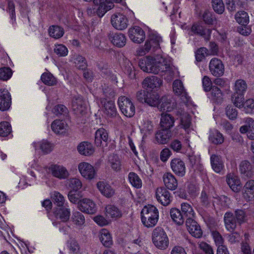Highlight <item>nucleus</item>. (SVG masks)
I'll list each match as a JSON object with an SVG mask.
<instances>
[{
    "mask_svg": "<svg viewBox=\"0 0 254 254\" xmlns=\"http://www.w3.org/2000/svg\"><path fill=\"white\" fill-rule=\"evenodd\" d=\"M72 108L75 114L83 115L86 110V102L81 96L74 97L72 101Z\"/></svg>",
    "mask_w": 254,
    "mask_h": 254,
    "instance_id": "10",
    "label": "nucleus"
},
{
    "mask_svg": "<svg viewBox=\"0 0 254 254\" xmlns=\"http://www.w3.org/2000/svg\"><path fill=\"white\" fill-rule=\"evenodd\" d=\"M55 213L58 218L64 222L69 220L70 215V209L65 206L57 208Z\"/></svg>",
    "mask_w": 254,
    "mask_h": 254,
    "instance_id": "29",
    "label": "nucleus"
},
{
    "mask_svg": "<svg viewBox=\"0 0 254 254\" xmlns=\"http://www.w3.org/2000/svg\"><path fill=\"white\" fill-rule=\"evenodd\" d=\"M11 104L10 93L6 90H0V110L5 111L8 110Z\"/></svg>",
    "mask_w": 254,
    "mask_h": 254,
    "instance_id": "15",
    "label": "nucleus"
},
{
    "mask_svg": "<svg viewBox=\"0 0 254 254\" xmlns=\"http://www.w3.org/2000/svg\"><path fill=\"white\" fill-rule=\"evenodd\" d=\"M235 18L236 21L241 25H247L249 22V16L247 12L244 11L237 12Z\"/></svg>",
    "mask_w": 254,
    "mask_h": 254,
    "instance_id": "41",
    "label": "nucleus"
},
{
    "mask_svg": "<svg viewBox=\"0 0 254 254\" xmlns=\"http://www.w3.org/2000/svg\"><path fill=\"white\" fill-rule=\"evenodd\" d=\"M191 125L190 117L189 115L183 116L181 118V126L188 133L190 130V129Z\"/></svg>",
    "mask_w": 254,
    "mask_h": 254,
    "instance_id": "57",
    "label": "nucleus"
},
{
    "mask_svg": "<svg viewBox=\"0 0 254 254\" xmlns=\"http://www.w3.org/2000/svg\"><path fill=\"white\" fill-rule=\"evenodd\" d=\"M102 92L105 97L111 99L116 96V92L113 88L106 85L102 86Z\"/></svg>",
    "mask_w": 254,
    "mask_h": 254,
    "instance_id": "56",
    "label": "nucleus"
},
{
    "mask_svg": "<svg viewBox=\"0 0 254 254\" xmlns=\"http://www.w3.org/2000/svg\"><path fill=\"white\" fill-rule=\"evenodd\" d=\"M239 169L242 178L247 179L252 178L254 175L253 167L250 162L244 160L241 162Z\"/></svg>",
    "mask_w": 254,
    "mask_h": 254,
    "instance_id": "21",
    "label": "nucleus"
},
{
    "mask_svg": "<svg viewBox=\"0 0 254 254\" xmlns=\"http://www.w3.org/2000/svg\"><path fill=\"white\" fill-rule=\"evenodd\" d=\"M78 152L83 155L89 156L92 154L94 151L92 144L88 141H83L77 146Z\"/></svg>",
    "mask_w": 254,
    "mask_h": 254,
    "instance_id": "27",
    "label": "nucleus"
},
{
    "mask_svg": "<svg viewBox=\"0 0 254 254\" xmlns=\"http://www.w3.org/2000/svg\"><path fill=\"white\" fill-rule=\"evenodd\" d=\"M174 122V118L170 114L164 113L161 114L160 123L161 128L170 130L173 127Z\"/></svg>",
    "mask_w": 254,
    "mask_h": 254,
    "instance_id": "23",
    "label": "nucleus"
},
{
    "mask_svg": "<svg viewBox=\"0 0 254 254\" xmlns=\"http://www.w3.org/2000/svg\"><path fill=\"white\" fill-rule=\"evenodd\" d=\"M163 182L166 187L173 190L177 189L178 181L175 176L170 173H167L163 175Z\"/></svg>",
    "mask_w": 254,
    "mask_h": 254,
    "instance_id": "22",
    "label": "nucleus"
},
{
    "mask_svg": "<svg viewBox=\"0 0 254 254\" xmlns=\"http://www.w3.org/2000/svg\"><path fill=\"white\" fill-rule=\"evenodd\" d=\"M100 240L102 244L106 247H109L112 244L111 235L106 230H104L102 232Z\"/></svg>",
    "mask_w": 254,
    "mask_h": 254,
    "instance_id": "49",
    "label": "nucleus"
},
{
    "mask_svg": "<svg viewBox=\"0 0 254 254\" xmlns=\"http://www.w3.org/2000/svg\"><path fill=\"white\" fill-rule=\"evenodd\" d=\"M78 170L82 176L88 180L94 179L96 174L94 168L86 162L79 163Z\"/></svg>",
    "mask_w": 254,
    "mask_h": 254,
    "instance_id": "8",
    "label": "nucleus"
},
{
    "mask_svg": "<svg viewBox=\"0 0 254 254\" xmlns=\"http://www.w3.org/2000/svg\"><path fill=\"white\" fill-rule=\"evenodd\" d=\"M162 84V80L157 76L147 77L144 79V84L152 89L159 87Z\"/></svg>",
    "mask_w": 254,
    "mask_h": 254,
    "instance_id": "34",
    "label": "nucleus"
},
{
    "mask_svg": "<svg viewBox=\"0 0 254 254\" xmlns=\"http://www.w3.org/2000/svg\"><path fill=\"white\" fill-rule=\"evenodd\" d=\"M172 133L170 129L161 128L155 133V140L158 144H166L172 137Z\"/></svg>",
    "mask_w": 254,
    "mask_h": 254,
    "instance_id": "13",
    "label": "nucleus"
},
{
    "mask_svg": "<svg viewBox=\"0 0 254 254\" xmlns=\"http://www.w3.org/2000/svg\"><path fill=\"white\" fill-rule=\"evenodd\" d=\"M148 30V39L144 45V55L147 53H152L160 48V42L162 38L157 32L152 30L148 26L144 25Z\"/></svg>",
    "mask_w": 254,
    "mask_h": 254,
    "instance_id": "3",
    "label": "nucleus"
},
{
    "mask_svg": "<svg viewBox=\"0 0 254 254\" xmlns=\"http://www.w3.org/2000/svg\"><path fill=\"white\" fill-rule=\"evenodd\" d=\"M171 167L173 171L180 176H183L186 173V167L184 162L179 158H175L171 161Z\"/></svg>",
    "mask_w": 254,
    "mask_h": 254,
    "instance_id": "20",
    "label": "nucleus"
},
{
    "mask_svg": "<svg viewBox=\"0 0 254 254\" xmlns=\"http://www.w3.org/2000/svg\"><path fill=\"white\" fill-rule=\"evenodd\" d=\"M52 112L57 116H66L68 113L67 108L63 105H57L53 109Z\"/></svg>",
    "mask_w": 254,
    "mask_h": 254,
    "instance_id": "52",
    "label": "nucleus"
},
{
    "mask_svg": "<svg viewBox=\"0 0 254 254\" xmlns=\"http://www.w3.org/2000/svg\"><path fill=\"white\" fill-rule=\"evenodd\" d=\"M107 217L111 218L120 217L122 215L121 212L114 205H108L106 207Z\"/></svg>",
    "mask_w": 254,
    "mask_h": 254,
    "instance_id": "42",
    "label": "nucleus"
},
{
    "mask_svg": "<svg viewBox=\"0 0 254 254\" xmlns=\"http://www.w3.org/2000/svg\"><path fill=\"white\" fill-rule=\"evenodd\" d=\"M71 220L73 224L77 226L83 225L85 221L84 215L77 211H73Z\"/></svg>",
    "mask_w": 254,
    "mask_h": 254,
    "instance_id": "40",
    "label": "nucleus"
},
{
    "mask_svg": "<svg viewBox=\"0 0 254 254\" xmlns=\"http://www.w3.org/2000/svg\"><path fill=\"white\" fill-rule=\"evenodd\" d=\"M212 7L218 14H222L225 10V6L222 0H212Z\"/></svg>",
    "mask_w": 254,
    "mask_h": 254,
    "instance_id": "54",
    "label": "nucleus"
},
{
    "mask_svg": "<svg viewBox=\"0 0 254 254\" xmlns=\"http://www.w3.org/2000/svg\"><path fill=\"white\" fill-rule=\"evenodd\" d=\"M72 61L75 64V66L78 69L84 70L87 67L85 59L79 55H74L72 57Z\"/></svg>",
    "mask_w": 254,
    "mask_h": 254,
    "instance_id": "38",
    "label": "nucleus"
},
{
    "mask_svg": "<svg viewBox=\"0 0 254 254\" xmlns=\"http://www.w3.org/2000/svg\"><path fill=\"white\" fill-rule=\"evenodd\" d=\"M53 176L60 179H65L68 176V172L63 166L52 165L49 168Z\"/></svg>",
    "mask_w": 254,
    "mask_h": 254,
    "instance_id": "19",
    "label": "nucleus"
},
{
    "mask_svg": "<svg viewBox=\"0 0 254 254\" xmlns=\"http://www.w3.org/2000/svg\"><path fill=\"white\" fill-rule=\"evenodd\" d=\"M209 139L211 142L214 144H220L224 142L222 134L217 130L210 133Z\"/></svg>",
    "mask_w": 254,
    "mask_h": 254,
    "instance_id": "47",
    "label": "nucleus"
},
{
    "mask_svg": "<svg viewBox=\"0 0 254 254\" xmlns=\"http://www.w3.org/2000/svg\"><path fill=\"white\" fill-rule=\"evenodd\" d=\"M152 241L154 246L159 250H165L169 247V238L166 232L161 227H157L153 230Z\"/></svg>",
    "mask_w": 254,
    "mask_h": 254,
    "instance_id": "2",
    "label": "nucleus"
},
{
    "mask_svg": "<svg viewBox=\"0 0 254 254\" xmlns=\"http://www.w3.org/2000/svg\"><path fill=\"white\" fill-rule=\"evenodd\" d=\"M64 29L57 25H52L49 29V33L51 37L59 39L61 38L64 34Z\"/></svg>",
    "mask_w": 254,
    "mask_h": 254,
    "instance_id": "36",
    "label": "nucleus"
},
{
    "mask_svg": "<svg viewBox=\"0 0 254 254\" xmlns=\"http://www.w3.org/2000/svg\"><path fill=\"white\" fill-rule=\"evenodd\" d=\"M128 179L133 187L136 188H140L141 187L142 181L135 173L133 172L129 173L128 174Z\"/></svg>",
    "mask_w": 254,
    "mask_h": 254,
    "instance_id": "51",
    "label": "nucleus"
},
{
    "mask_svg": "<svg viewBox=\"0 0 254 254\" xmlns=\"http://www.w3.org/2000/svg\"><path fill=\"white\" fill-rule=\"evenodd\" d=\"M227 182L233 191L238 192L240 190L241 188L240 181L236 177L228 176Z\"/></svg>",
    "mask_w": 254,
    "mask_h": 254,
    "instance_id": "35",
    "label": "nucleus"
},
{
    "mask_svg": "<svg viewBox=\"0 0 254 254\" xmlns=\"http://www.w3.org/2000/svg\"><path fill=\"white\" fill-rule=\"evenodd\" d=\"M170 216L173 221L179 225H182L185 219L180 210L176 208H173L170 211Z\"/></svg>",
    "mask_w": 254,
    "mask_h": 254,
    "instance_id": "33",
    "label": "nucleus"
},
{
    "mask_svg": "<svg viewBox=\"0 0 254 254\" xmlns=\"http://www.w3.org/2000/svg\"><path fill=\"white\" fill-rule=\"evenodd\" d=\"M224 219L226 229L230 231L234 230L237 227L238 222L234 214L231 212H226L225 214Z\"/></svg>",
    "mask_w": 254,
    "mask_h": 254,
    "instance_id": "25",
    "label": "nucleus"
},
{
    "mask_svg": "<svg viewBox=\"0 0 254 254\" xmlns=\"http://www.w3.org/2000/svg\"><path fill=\"white\" fill-rule=\"evenodd\" d=\"M246 125L241 127L240 131L242 133H245L249 129H254V121L252 118H247Z\"/></svg>",
    "mask_w": 254,
    "mask_h": 254,
    "instance_id": "64",
    "label": "nucleus"
},
{
    "mask_svg": "<svg viewBox=\"0 0 254 254\" xmlns=\"http://www.w3.org/2000/svg\"><path fill=\"white\" fill-rule=\"evenodd\" d=\"M234 217L238 223L241 225L247 220V214L245 209H237L234 211Z\"/></svg>",
    "mask_w": 254,
    "mask_h": 254,
    "instance_id": "43",
    "label": "nucleus"
},
{
    "mask_svg": "<svg viewBox=\"0 0 254 254\" xmlns=\"http://www.w3.org/2000/svg\"><path fill=\"white\" fill-rule=\"evenodd\" d=\"M157 217L144 216V226L147 228H152L155 226L158 221Z\"/></svg>",
    "mask_w": 254,
    "mask_h": 254,
    "instance_id": "61",
    "label": "nucleus"
},
{
    "mask_svg": "<svg viewBox=\"0 0 254 254\" xmlns=\"http://www.w3.org/2000/svg\"><path fill=\"white\" fill-rule=\"evenodd\" d=\"M109 162L112 168L116 171L121 169V164L119 156L116 154H112L109 156Z\"/></svg>",
    "mask_w": 254,
    "mask_h": 254,
    "instance_id": "44",
    "label": "nucleus"
},
{
    "mask_svg": "<svg viewBox=\"0 0 254 254\" xmlns=\"http://www.w3.org/2000/svg\"><path fill=\"white\" fill-rule=\"evenodd\" d=\"M82 197L81 192L78 191H75V190H71L68 193V197L69 201L73 203H77L80 202L81 200L80 198Z\"/></svg>",
    "mask_w": 254,
    "mask_h": 254,
    "instance_id": "50",
    "label": "nucleus"
},
{
    "mask_svg": "<svg viewBox=\"0 0 254 254\" xmlns=\"http://www.w3.org/2000/svg\"><path fill=\"white\" fill-rule=\"evenodd\" d=\"M144 100L149 106H158L159 101V96L158 94L155 92L149 93L146 95V98H144Z\"/></svg>",
    "mask_w": 254,
    "mask_h": 254,
    "instance_id": "39",
    "label": "nucleus"
},
{
    "mask_svg": "<svg viewBox=\"0 0 254 254\" xmlns=\"http://www.w3.org/2000/svg\"><path fill=\"white\" fill-rule=\"evenodd\" d=\"M186 225L189 233L194 237L199 238L202 236V230L198 223L192 218L187 219Z\"/></svg>",
    "mask_w": 254,
    "mask_h": 254,
    "instance_id": "9",
    "label": "nucleus"
},
{
    "mask_svg": "<svg viewBox=\"0 0 254 254\" xmlns=\"http://www.w3.org/2000/svg\"><path fill=\"white\" fill-rule=\"evenodd\" d=\"M12 70L9 67H4L0 68V79L7 80L12 75Z\"/></svg>",
    "mask_w": 254,
    "mask_h": 254,
    "instance_id": "60",
    "label": "nucleus"
},
{
    "mask_svg": "<svg viewBox=\"0 0 254 254\" xmlns=\"http://www.w3.org/2000/svg\"><path fill=\"white\" fill-rule=\"evenodd\" d=\"M209 68L211 73L216 77L221 76L224 73V64L220 60L217 58H213L211 60Z\"/></svg>",
    "mask_w": 254,
    "mask_h": 254,
    "instance_id": "7",
    "label": "nucleus"
},
{
    "mask_svg": "<svg viewBox=\"0 0 254 254\" xmlns=\"http://www.w3.org/2000/svg\"><path fill=\"white\" fill-rule=\"evenodd\" d=\"M246 113L251 114L254 112V100L249 99L247 100L243 106Z\"/></svg>",
    "mask_w": 254,
    "mask_h": 254,
    "instance_id": "63",
    "label": "nucleus"
},
{
    "mask_svg": "<svg viewBox=\"0 0 254 254\" xmlns=\"http://www.w3.org/2000/svg\"><path fill=\"white\" fill-rule=\"evenodd\" d=\"M211 165L213 170L220 173L224 168V164L220 156L212 154L210 157Z\"/></svg>",
    "mask_w": 254,
    "mask_h": 254,
    "instance_id": "28",
    "label": "nucleus"
},
{
    "mask_svg": "<svg viewBox=\"0 0 254 254\" xmlns=\"http://www.w3.org/2000/svg\"><path fill=\"white\" fill-rule=\"evenodd\" d=\"M108 140V133L106 129L101 128L96 131L95 134V143L97 146H100L102 141L107 142Z\"/></svg>",
    "mask_w": 254,
    "mask_h": 254,
    "instance_id": "31",
    "label": "nucleus"
},
{
    "mask_svg": "<svg viewBox=\"0 0 254 254\" xmlns=\"http://www.w3.org/2000/svg\"><path fill=\"white\" fill-rule=\"evenodd\" d=\"M67 125L63 120H55L51 125L53 131L57 134H63L65 132Z\"/></svg>",
    "mask_w": 254,
    "mask_h": 254,
    "instance_id": "30",
    "label": "nucleus"
},
{
    "mask_svg": "<svg viewBox=\"0 0 254 254\" xmlns=\"http://www.w3.org/2000/svg\"><path fill=\"white\" fill-rule=\"evenodd\" d=\"M247 89V85L245 81L242 79L236 80L235 84L234 90L235 93L244 94Z\"/></svg>",
    "mask_w": 254,
    "mask_h": 254,
    "instance_id": "46",
    "label": "nucleus"
},
{
    "mask_svg": "<svg viewBox=\"0 0 254 254\" xmlns=\"http://www.w3.org/2000/svg\"><path fill=\"white\" fill-rule=\"evenodd\" d=\"M244 197L250 200L254 198V180H250L246 182L243 188Z\"/></svg>",
    "mask_w": 254,
    "mask_h": 254,
    "instance_id": "26",
    "label": "nucleus"
},
{
    "mask_svg": "<svg viewBox=\"0 0 254 254\" xmlns=\"http://www.w3.org/2000/svg\"><path fill=\"white\" fill-rule=\"evenodd\" d=\"M101 103L104 106V113L108 117L113 118L116 116L117 111L114 102L112 101L106 102L105 99L101 98Z\"/></svg>",
    "mask_w": 254,
    "mask_h": 254,
    "instance_id": "18",
    "label": "nucleus"
},
{
    "mask_svg": "<svg viewBox=\"0 0 254 254\" xmlns=\"http://www.w3.org/2000/svg\"><path fill=\"white\" fill-rule=\"evenodd\" d=\"M118 103L122 113L127 117H132L135 113V107L131 101L125 96L119 98Z\"/></svg>",
    "mask_w": 254,
    "mask_h": 254,
    "instance_id": "5",
    "label": "nucleus"
},
{
    "mask_svg": "<svg viewBox=\"0 0 254 254\" xmlns=\"http://www.w3.org/2000/svg\"><path fill=\"white\" fill-rule=\"evenodd\" d=\"M97 187L101 193L107 197H111L115 193V190L106 182H98L97 184Z\"/></svg>",
    "mask_w": 254,
    "mask_h": 254,
    "instance_id": "24",
    "label": "nucleus"
},
{
    "mask_svg": "<svg viewBox=\"0 0 254 254\" xmlns=\"http://www.w3.org/2000/svg\"><path fill=\"white\" fill-rule=\"evenodd\" d=\"M11 132V127L7 122L0 123V135L7 136Z\"/></svg>",
    "mask_w": 254,
    "mask_h": 254,
    "instance_id": "55",
    "label": "nucleus"
},
{
    "mask_svg": "<svg viewBox=\"0 0 254 254\" xmlns=\"http://www.w3.org/2000/svg\"><path fill=\"white\" fill-rule=\"evenodd\" d=\"M244 95L234 93L232 96V101L236 107L241 108L243 106L245 103Z\"/></svg>",
    "mask_w": 254,
    "mask_h": 254,
    "instance_id": "53",
    "label": "nucleus"
},
{
    "mask_svg": "<svg viewBox=\"0 0 254 254\" xmlns=\"http://www.w3.org/2000/svg\"><path fill=\"white\" fill-rule=\"evenodd\" d=\"M68 186L72 190L78 191L82 187V183L77 178H71L68 180Z\"/></svg>",
    "mask_w": 254,
    "mask_h": 254,
    "instance_id": "59",
    "label": "nucleus"
},
{
    "mask_svg": "<svg viewBox=\"0 0 254 254\" xmlns=\"http://www.w3.org/2000/svg\"><path fill=\"white\" fill-rule=\"evenodd\" d=\"M156 196L157 200L164 206H167L171 201L170 192L164 187L157 188L156 191Z\"/></svg>",
    "mask_w": 254,
    "mask_h": 254,
    "instance_id": "11",
    "label": "nucleus"
},
{
    "mask_svg": "<svg viewBox=\"0 0 254 254\" xmlns=\"http://www.w3.org/2000/svg\"><path fill=\"white\" fill-rule=\"evenodd\" d=\"M111 43L118 48L124 47L127 43L126 36L121 33H110L108 36Z\"/></svg>",
    "mask_w": 254,
    "mask_h": 254,
    "instance_id": "17",
    "label": "nucleus"
},
{
    "mask_svg": "<svg viewBox=\"0 0 254 254\" xmlns=\"http://www.w3.org/2000/svg\"><path fill=\"white\" fill-rule=\"evenodd\" d=\"M211 31V30L210 29H204L202 26L197 23L193 24L191 28V32L193 34L203 36L207 39H208V37L210 35Z\"/></svg>",
    "mask_w": 254,
    "mask_h": 254,
    "instance_id": "32",
    "label": "nucleus"
},
{
    "mask_svg": "<svg viewBox=\"0 0 254 254\" xmlns=\"http://www.w3.org/2000/svg\"><path fill=\"white\" fill-rule=\"evenodd\" d=\"M181 213L185 219H190L194 216V212L192 207L187 203H183L181 204Z\"/></svg>",
    "mask_w": 254,
    "mask_h": 254,
    "instance_id": "37",
    "label": "nucleus"
},
{
    "mask_svg": "<svg viewBox=\"0 0 254 254\" xmlns=\"http://www.w3.org/2000/svg\"><path fill=\"white\" fill-rule=\"evenodd\" d=\"M144 216L152 217H157L159 218V212L158 209L154 205L148 204L144 206Z\"/></svg>",
    "mask_w": 254,
    "mask_h": 254,
    "instance_id": "45",
    "label": "nucleus"
},
{
    "mask_svg": "<svg viewBox=\"0 0 254 254\" xmlns=\"http://www.w3.org/2000/svg\"><path fill=\"white\" fill-rule=\"evenodd\" d=\"M130 39L134 43L140 44L143 42V30L138 26L131 27L128 31Z\"/></svg>",
    "mask_w": 254,
    "mask_h": 254,
    "instance_id": "14",
    "label": "nucleus"
},
{
    "mask_svg": "<svg viewBox=\"0 0 254 254\" xmlns=\"http://www.w3.org/2000/svg\"><path fill=\"white\" fill-rule=\"evenodd\" d=\"M112 26L118 30H124L128 25V20L126 15L121 13H116L112 15L111 19Z\"/></svg>",
    "mask_w": 254,
    "mask_h": 254,
    "instance_id": "6",
    "label": "nucleus"
},
{
    "mask_svg": "<svg viewBox=\"0 0 254 254\" xmlns=\"http://www.w3.org/2000/svg\"><path fill=\"white\" fill-rule=\"evenodd\" d=\"M34 145L36 149H37V146L36 145H38L42 151L45 153H49L52 150L51 144L46 141H43L38 143H34Z\"/></svg>",
    "mask_w": 254,
    "mask_h": 254,
    "instance_id": "58",
    "label": "nucleus"
},
{
    "mask_svg": "<svg viewBox=\"0 0 254 254\" xmlns=\"http://www.w3.org/2000/svg\"><path fill=\"white\" fill-rule=\"evenodd\" d=\"M114 2L123 3V0H93L95 5H97L96 13L99 17H102L108 10L114 6Z\"/></svg>",
    "mask_w": 254,
    "mask_h": 254,
    "instance_id": "4",
    "label": "nucleus"
},
{
    "mask_svg": "<svg viewBox=\"0 0 254 254\" xmlns=\"http://www.w3.org/2000/svg\"><path fill=\"white\" fill-rule=\"evenodd\" d=\"M176 107V104L172 102L170 96H164L159 99L157 106L162 111L170 112Z\"/></svg>",
    "mask_w": 254,
    "mask_h": 254,
    "instance_id": "16",
    "label": "nucleus"
},
{
    "mask_svg": "<svg viewBox=\"0 0 254 254\" xmlns=\"http://www.w3.org/2000/svg\"><path fill=\"white\" fill-rule=\"evenodd\" d=\"M146 58L144 71L154 74L170 71V64H167L166 60L162 57H158L156 59L151 56H147Z\"/></svg>",
    "mask_w": 254,
    "mask_h": 254,
    "instance_id": "1",
    "label": "nucleus"
},
{
    "mask_svg": "<svg viewBox=\"0 0 254 254\" xmlns=\"http://www.w3.org/2000/svg\"><path fill=\"white\" fill-rule=\"evenodd\" d=\"M42 82L46 85L53 86L56 84L57 80L50 73H44L41 77Z\"/></svg>",
    "mask_w": 254,
    "mask_h": 254,
    "instance_id": "48",
    "label": "nucleus"
},
{
    "mask_svg": "<svg viewBox=\"0 0 254 254\" xmlns=\"http://www.w3.org/2000/svg\"><path fill=\"white\" fill-rule=\"evenodd\" d=\"M78 208L81 211L88 214H93L96 211L95 204L87 198H84L78 203Z\"/></svg>",
    "mask_w": 254,
    "mask_h": 254,
    "instance_id": "12",
    "label": "nucleus"
},
{
    "mask_svg": "<svg viewBox=\"0 0 254 254\" xmlns=\"http://www.w3.org/2000/svg\"><path fill=\"white\" fill-rule=\"evenodd\" d=\"M54 52L60 57H64L67 55L68 50L65 46L59 44L55 45Z\"/></svg>",
    "mask_w": 254,
    "mask_h": 254,
    "instance_id": "62",
    "label": "nucleus"
}]
</instances>
